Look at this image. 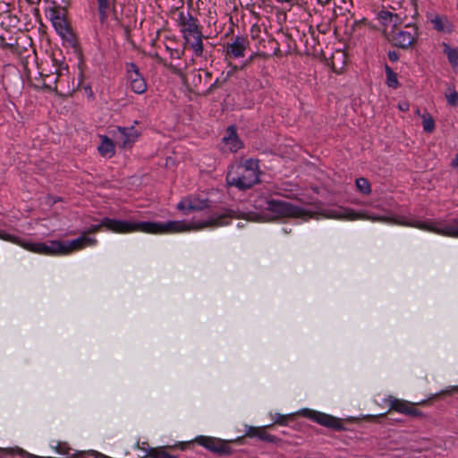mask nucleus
<instances>
[{
	"label": "nucleus",
	"mask_w": 458,
	"mask_h": 458,
	"mask_svg": "<svg viewBox=\"0 0 458 458\" xmlns=\"http://www.w3.org/2000/svg\"><path fill=\"white\" fill-rule=\"evenodd\" d=\"M264 209L267 213L258 215L255 213H242L237 209L222 208L220 211H213L206 220L198 221L196 228L220 227L230 225L233 218H244L249 221H259L261 218L274 220L280 217H305L308 212L300 207L284 200L267 199Z\"/></svg>",
	"instance_id": "f257e3e1"
},
{
	"label": "nucleus",
	"mask_w": 458,
	"mask_h": 458,
	"mask_svg": "<svg viewBox=\"0 0 458 458\" xmlns=\"http://www.w3.org/2000/svg\"><path fill=\"white\" fill-rule=\"evenodd\" d=\"M327 216L335 219H368L371 221L386 222L395 224L399 225L416 227L420 230L432 232L440 235L458 238V218H454L449 221H417L407 218L405 216L400 217H388L380 216H371L368 213H357L352 208H338L328 211Z\"/></svg>",
	"instance_id": "f03ea898"
},
{
	"label": "nucleus",
	"mask_w": 458,
	"mask_h": 458,
	"mask_svg": "<svg viewBox=\"0 0 458 458\" xmlns=\"http://www.w3.org/2000/svg\"><path fill=\"white\" fill-rule=\"evenodd\" d=\"M102 225H104L106 230L116 233L142 232L152 234H166L197 229L198 221L192 223H186L184 221H167L165 223L150 221L132 222L104 217Z\"/></svg>",
	"instance_id": "7ed1b4c3"
},
{
	"label": "nucleus",
	"mask_w": 458,
	"mask_h": 458,
	"mask_svg": "<svg viewBox=\"0 0 458 458\" xmlns=\"http://www.w3.org/2000/svg\"><path fill=\"white\" fill-rule=\"evenodd\" d=\"M259 160L248 158L242 164L232 166L226 175V182L241 191L250 189L259 182Z\"/></svg>",
	"instance_id": "20e7f679"
},
{
	"label": "nucleus",
	"mask_w": 458,
	"mask_h": 458,
	"mask_svg": "<svg viewBox=\"0 0 458 458\" xmlns=\"http://www.w3.org/2000/svg\"><path fill=\"white\" fill-rule=\"evenodd\" d=\"M68 72V66L60 63L56 67L55 72L49 74H44L40 72V76L43 78L42 87L47 90H52L59 96L69 95L72 89L69 86L64 85V79L68 78L64 72Z\"/></svg>",
	"instance_id": "39448f33"
},
{
	"label": "nucleus",
	"mask_w": 458,
	"mask_h": 458,
	"mask_svg": "<svg viewBox=\"0 0 458 458\" xmlns=\"http://www.w3.org/2000/svg\"><path fill=\"white\" fill-rule=\"evenodd\" d=\"M300 415L310 419V420L331 429L341 431L345 429L341 419L332 415L310 410L308 408L301 409L299 412Z\"/></svg>",
	"instance_id": "423d86ee"
},
{
	"label": "nucleus",
	"mask_w": 458,
	"mask_h": 458,
	"mask_svg": "<svg viewBox=\"0 0 458 458\" xmlns=\"http://www.w3.org/2000/svg\"><path fill=\"white\" fill-rule=\"evenodd\" d=\"M418 36V27L414 24H407L403 29H394L392 31L391 41L395 47L406 49L416 42Z\"/></svg>",
	"instance_id": "0eeeda50"
},
{
	"label": "nucleus",
	"mask_w": 458,
	"mask_h": 458,
	"mask_svg": "<svg viewBox=\"0 0 458 458\" xmlns=\"http://www.w3.org/2000/svg\"><path fill=\"white\" fill-rule=\"evenodd\" d=\"M385 403L389 405V411H394L399 413L412 416V417H422L423 413L416 408V405H426L428 401L423 400L418 403H411L406 400L398 399L392 395H389L385 399Z\"/></svg>",
	"instance_id": "6e6552de"
},
{
	"label": "nucleus",
	"mask_w": 458,
	"mask_h": 458,
	"mask_svg": "<svg viewBox=\"0 0 458 458\" xmlns=\"http://www.w3.org/2000/svg\"><path fill=\"white\" fill-rule=\"evenodd\" d=\"M193 442L205 447L209 452L221 456L233 454V449L229 445L231 441H225L214 437L199 436Z\"/></svg>",
	"instance_id": "1a4fd4ad"
},
{
	"label": "nucleus",
	"mask_w": 458,
	"mask_h": 458,
	"mask_svg": "<svg viewBox=\"0 0 458 458\" xmlns=\"http://www.w3.org/2000/svg\"><path fill=\"white\" fill-rule=\"evenodd\" d=\"M23 247L30 251L38 254L47 256L64 255L63 241H50L48 242H25Z\"/></svg>",
	"instance_id": "9d476101"
},
{
	"label": "nucleus",
	"mask_w": 458,
	"mask_h": 458,
	"mask_svg": "<svg viewBox=\"0 0 458 458\" xmlns=\"http://www.w3.org/2000/svg\"><path fill=\"white\" fill-rule=\"evenodd\" d=\"M129 87L136 94H143L147 90V82L134 63L127 64L126 70Z\"/></svg>",
	"instance_id": "9b49d317"
},
{
	"label": "nucleus",
	"mask_w": 458,
	"mask_h": 458,
	"mask_svg": "<svg viewBox=\"0 0 458 458\" xmlns=\"http://www.w3.org/2000/svg\"><path fill=\"white\" fill-rule=\"evenodd\" d=\"M250 47V41L247 36L237 35L232 38L225 46V55L229 58L244 57L246 50Z\"/></svg>",
	"instance_id": "f8f14e48"
},
{
	"label": "nucleus",
	"mask_w": 458,
	"mask_h": 458,
	"mask_svg": "<svg viewBox=\"0 0 458 458\" xmlns=\"http://www.w3.org/2000/svg\"><path fill=\"white\" fill-rule=\"evenodd\" d=\"M178 25L180 26V31L183 36H191L201 32V26L199 21L189 12H180L177 19Z\"/></svg>",
	"instance_id": "ddd939ff"
},
{
	"label": "nucleus",
	"mask_w": 458,
	"mask_h": 458,
	"mask_svg": "<svg viewBox=\"0 0 458 458\" xmlns=\"http://www.w3.org/2000/svg\"><path fill=\"white\" fill-rule=\"evenodd\" d=\"M211 200L208 199H199L192 196L182 199L177 204V209L182 211L184 214H189L194 211H202L208 209L211 207Z\"/></svg>",
	"instance_id": "4468645a"
},
{
	"label": "nucleus",
	"mask_w": 458,
	"mask_h": 458,
	"mask_svg": "<svg viewBox=\"0 0 458 458\" xmlns=\"http://www.w3.org/2000/svg\"><path fill=\"white\" fill-rule=\"evenodd\" d=\"M140 133L134 128V126L131 127H117V132L114 133L115 137L116 144L122 148H130L135 143L139 137Z\"/></svg>",
	"instance_id": "2eb2a0df"
},
{
	"label": "nucleus",
	"mask_w": 458,
	"mask_h": 458,
	"mask_svg": "<svg viewBox=\"0 0 458 458\" xmlns=\"http://www.w3.org/2000/svg\"><path fill=\"white\" fill-rule=\"evenodd\" d=\"M203 33L202 31L191 36H183L185 41V47L191 49L193 53V56L201 57L207 60L208 51L204 48L203 45Z\"/></svg>",
	"instance_id": "dca6fc26"
},
{
	"label": "nucleus",
	"mask_w": 458,
	"mask_h": 458,
	"mask_svg": "<svg viewBox=\"0 0 458 458\" xmlns=\"http://www.w3.org/2000/svg\"><path fill=\"white\" fill-rule=\"evenodd\" d=\"M191 442H179L174 445L151 447L148 450L147 456L150 458H179L177 455L171 454L167 449H180L184 450L187 446L191 445Z\"/></svg>",
	"instance_id": "f3484780"
},
{
	"label": "nucleus",
	"mask_w": 458,
	"mask_h": 458,
	"mask_svg": "<svg viewBox=\"0 0 458 458\" xmlns=\"http://www.w3.org/2000/svg\"><path fill=\"white\" fill-rule=\"evenodd\" d=\"M273 424L265 427H253V426H246L245 437L253 438L257 437L261 441L267 443H274L276 444L281 439L277 437L271 435L267 432V428H272Z\"/></svg>",
	"instance_id": "a211bd4d"
},
{
	"label": "nucleus",
	"mask_w": 458,
	"mask_h": 458,
	"mask_svg": "<svg viewBox=\"0 0 458 458\" xmlns=\"http://www.w3.org/2000/svg\"><path fill=\"white\" fill-rule=\"evenodd\" d=\"M52 24L56 32L64 40H66L71 44L75 43L74 34L65 15L62 16L61 18H56L55 21H53Z\"/></svg>",
	"instance_id": "6ab92c4d"
},
{
	"label": "nucleus",
	"mask_w": 458,
	"mask_h": 458,
	"mask_svg": "<svg viewBox=\"0 0 458 458\" xmlns=\"http://www.w3.org/2000/svg\"><path fill=\"white\" fill-rule=\"evenodd\" d=\"M212 77V73L210 72L205 71L203 69L192 70L188 74V80L190 81L192 90H199L200 86L208 85Z\"/></svg>",
	"instance_id": "aec40b11"
},
{
	"label": "nucleus",
	"mask_w": 458,
	"mask_h": 458,
	"mask_svg": "<svg viewBox=\"0 0 458 458\" xmlns=\"http://www.w3.org/2000/svg\"><path fill=\"white\" fill-rule=\"evenodd\" d=\"M97 243L95 238H90L85 234L70 242H64V255L71 253L72 250H81L87 246H93Z\"/></svg>",
	"instance_id": "412c9836"
},
{
	"label": "nucleus",
	"mask_w": 458,
	"mask_h": 458,
	"mask_svg": "<svg viewBox=\"0 0 458 458\" xmlns=\"http://www.w3.org/2000/svg\"><path fill=\"white\" fill-rule=\"evenodd\" d=\"M223 140L229 147L232 152H236L242 148V142L237 135L235 126L231 125L227 128L226 136L224 137Z\"/></svg>",
	"instance_id": "4be33fe9"
},
{
	"label": "nucleus",
	"mask_w": 458,
	"mask_h": 458,
	"mask_svg": "<svg viewBox=\"0 0 458 458\" xmlns=\"http://www.w3.org/2000/svg\"><path fill=\"white\" fill-rule=\"evenodd\" d=\"M98 150L102 157H112L115 153L114 143L107 136H101V143L98 146Z\"/></svg>",
	"instance_id": "5701e85b"
},
{
	"label": "nucleus",
	"mask_w": 458,
	"mask_h": 458,
	"mask_svg": "<svg viewBox=\"0 0 458 458\" xmlns=\"http://www.w3.org/2000/svg\"><path fill=\"white\" fill-rule=\"evenodd\" d=\"M433 28L438 32H450L451 26L445 16L436 15L430 20Z\"/></svg>",
	"instance_id": "b1692460"
},
{
	"label": "nucleus",
	"mask_w": 458,
	"mask_h": 458,
	"mask_svg": "<svg viewBox=\"0 0 458 458\" xmlns=\"http://www.w3.org/2000/svg\"><path fill=\"white\" fill-rule=\"evenodd\" d=\"M99 20L104 22L108 17V11L111 6V0H97Z\"/></svg>",
	"instance_id": "393cba45"
},
{
	"label": "nucleus",
	"mask_w": 458,
	"mask_h": 458,
	"mask_svg": "<svg viewBox=\"0 0 458 458\" xmlns=\"http://www.w3.org/2000/svg\"><path fill=\"white\" fill-rule=\"evenodd\" d=\"M386 74V84L392 89H397L399 87V81L397 80V74L387 65L385 66Z\"/></svg>",
	"instance_id": "a878e982"
},
{
	"label": "nucleus",
	"mask_w": 458,
	"mask_h": 458,
	"mask_svg": "<svg viewBox=\"0 0 458 458\" xmlns=\"http://www.w3.org/2000/svg\"><path fill=\"white\" fill-rule=\"evenodd\" d=\"M355 185L358 191L362 194L369 195L371 192L370 182L364 177L357 178L355 181Z\"/></svg>",
	"instance_id": "bb28decb"
},
{
	"label": "nucleus",
	"mask_w": 458,
	"mask_h": 458,
	"mask_svg": "<svg viewBox=\"0 0 458 458\" xmlns=\"http://www.w3.org/2000/svg\"><path fill=\"white\" fill-rule=\"evenodd\" d=\"M444 53L446 55L449 63L455 65L458 63V47H450L447 44H444Z\"/></svg>",
	"instance_id": "cd10ccee"
},
{
	"label": "nucleus",
	"mask_w": 458,
	"mask_h": 458,
	"mask_svg": "<svg viewBox=\"0 0 458 458\" xmlns=\"http://www.w3.org/2000/svg\"><path fill=\"white\" fill-rule=\"evenodd\" d=\"M271 55V54H269L268 52H266V51H256V52H253L244 62L243 64H242L241 66V69H245L247 68L249 65H250L256 58L258 57H264V58H267V57H269Z\"/></svg>",
	"instance_id": "c85d7f7f"
},
{
	"label": "nucleus",
	"mask_w": 458,
	"mask_h": 458,
	"mask_svg": "<svg viewBox=\"0 0 458 458\" xmlns=\"http://www.w3.org/2000/svg\"><path fill=\"white\" fill-rule=\"evenodd\" d=\"M379 17L384 21H390L394 22V25L395 26L398 22H401V17L397 13H393L388 11H381L379 13Z\"/></svg>",
	"instance_id": "c756f323"
},
{
	"label": "nucleus",
	"mask_w": 458,
	"mask_h": 458,
	"mask_svg": "<svg viewBox=\"0 0 458 458\" xmlns=\"http://www.w3.org/2000/svg\"><path fill=\"white\" fill-rule=\"evenodd\" d=\"M422 126L427 133H431L435 130V121L430 114H427L422 116Z\"/></svg>",
	"instance_id": "7c9ffc66"
},
{
	"label": "nucleus",
	"mask_w": 458,
	"mask_h": 458,
	"mask_svg": "<svg viewBox=\"0 0 458 458\" xmlns=\"http://www.w3.org/2000/svg\"><path fill=\"white\" fill-rule=\"evenodd\" d=\"M294 417V414L283 415L280 413H275L273 416L274 423L281 426H286L290 420Z\"/></svg>",
	"instance_id": "2f4dec72"
},
{
	"label": "nucleus",
	"mask_w": 458,
	"mask_h": 458,
	"mask_svg": "<svg viewBox=\"0 0 458 458\" xmlns=\"http://www.w3.org/2000/svg\"><path fill=\"white\" fill-rule=\"evenodd\" d=\"M0 239L4 240V241H8V242H11L18 243V244H20L21 246H23V244H25V242L20 240L17 236L10 234V233H8L5 231L1 230V229H0Z\"/></svg>",
	"instance_id": "473e14b6"
},
{
	"label": "nucleus",
	"mask_w": 458,
	"mask_h": 458,
	"mask_svg": "<svg viewBox=\"0 0 458 458\" xmlns=\"http://www.w3.org/2000/svg\"><path fill=\"white\" fill-rule=\"evenodd\" d=\"M267 43L269 45V46H267V48H270L272 50V52L270 53L271 55H276V56L282 55L279 43L275 38H268Z\"/></svg>",
	"instance_id": "72a5a7b5"
},
{
	"label": "nucleus",
	"mask_w": 458,
	"mask_h": 458,
	"mask_svg": "<svg viewBox=\"0 0 458 458\" xmlns=\"http://www.w3.org/2000/svg\"><path fill=\"white\" fill-rule=\"evenodd\" d=\"M65 14H66V10L64 8H61V7H55V8L50 9V11H49L50 20L52 22L56 18H61L62 16H64Z\"/></svg>",
	"instance_id": "f704fd0d"
},
{
	"label": "nucleus",
	"mask_w": 458,
	"mask_h": 458,
	"mask_svg": "<svg viewBox=\"0 0 458 458\" xmlns=\"http://www.w3.org/2000/svg\"><path fill=\"white\" fill-rule=\"evenodd\" d=\"M226 78H225L223 81H220L218 78L213 82L211 83L207 91H206V94H211L213 93L216 89L222 87V85L226 81Z\"/></svg>",
	"instance_id": "c9c22d12"
},
{
	"label": "nucleus",
	"mask_w": 458,
	"mask_h": 458,
	"mask_svg": "<svg viewBox=\"0 0 458 458\" xmlns=\"http://www.w3.org/2000/svg\"><path fill=\"white\" fill-rule=\"evenodd\" d=\"M55 450L60 454L69 455L70 447L65 443H58L55 446Z\"/></svg>",
	"instance_id": "e433bc0d"
},
{
	"label": "nucleus",
	"mask_w": 458,
	"mask_h": 458,
	"mask_svg": "<svg viewBox=\"0 0 458 458\" xmlns=\"http://www.w3.org/2000/svg\"><path fill=\"white\" fill-rule=\"evenodd\" d=\"M446 98L451 106H456L458 104V92L456 90H453L449 95H446Z\"/></svg>",
	"instance_id": "4c0bfd02"
},
{
	"label": "nucleus",
	"mask_w": 458,
	"mask_h": 458,
	"mask_svg": "<svg viewBox=\"0 0 458 458\" xmlns=\"http://www.w3.org/2000/svg\"><path fill=\"white\" fill-rule=\"evenodd\" d=\"M366 24H367V20L366 19H361V20H359V21H354V22H353V24L352 26V31L359 30L362 27H364Z\"/></svg>",
	"instance_id": "58836bf2"
},
{
	"label": "nucleus",
	"mask_w": 458,
	"mask_h": 458,
	"mask_svg": "<svg viewBox=\"0 0 458 458\" xmlns=\"http://www.w3.org/2000/svg\"><path fill=\"white\" fill-rule=\"evenodd\" d=\"M454 393H458V386H451L450 388L446 389V390H443L439 395H442V394H452Z\"/></svg>",
	"instance_id": "ea45409f"
},
{
	"label": "nucleus",
	"mask_w": 458,
	"mask_h": 458,
	"mask_svg": "<svg viewBox=\"0 0 458 458\" xmlns=\"http://www.w3.org/2000/svg\"><path fill=\"white\" fill-rule=\"evenodd\" d=\"M166 50L169 51L172 58H180L181 55L182 53L178 50H174V49L170 48L169 47H166Z\"/></svg>",
	"instance_id": "a19ab883"
},
{
	"label": "nucleus",
	"mask_w": 458,
	"mask_h": 458,
	"mask_svg": "<svg viewBox=\"0 0 458 458\" xmlns=\"http://www.w3.org/2000/svg\"><path fill=\"white\" fill-rule=\"evenodd\" d=\"M387 56L392 62H396L399 59V54L395 51H389Z\"/></svg>",
	"instance_id": "79ce46f5"
},
{
	"label": "nucleus",
	"mask_w": 458,
	"mask_h": 458,
	"mask_svg": "<svg viewBox=\"0 0 458 458\" xmlns=\"http://www.w3.org/2000/svg\"><path fill=\"white\" fill-rule=\"evenodd\" d=\"M101 227H104V225H102V221L98 225H92L88 233H95L100 230Z\"/></svg>",
	"instance_id": "37998d69"
},
{
	"label": "nucleus",
	"mask_w": 458,
	"mask_h": 458,
	"mask_svg": "<svg viewBox=\"0 0 458 458\" xmlns=\"http://www.w3.org/2000/svg\"><path fill=\"white\" fill-rule=\"evenodd\" d=\"M260 30L259 27L253 26L251 28V37L255 38L258 36V33H259Z\"/></svg>",
	"instance_id": "c03bdc74"
},
{
	"label": "nucleus",
	"mask_w": 458,
	"mask_h": 458,
	"mask_svg": "<svg viewBox=\"0 0 458 458\" xmlns=\"http://www.w3.org/2000/svg\"><path fill=\"white\" fill-rule=\"evenodd\" d=\"M451 165L453 167H458V153L455 155L454 158L452 160Z\"/></svg>",
	"instance_id": "a18cd8bd"
},
{
	"label": "nucleus",
	"mask_w": 458,
	"mask_h": 458,
	"mask_svg": "<svg viewBox=\"0 0 458 458\" xmlns=\"http://www.w3.org/2000/svg\"><path fill=\"white\" fill-rule=\"evenodd\" d=\"M81 455H83V453H76V454H72V456L70 458H79Z\"/></svg>",
	"instance_id": "49530a36"
},
{
	"label": "nucleus",
	"mask_w": 458,
	"mask_h": 458,
	"mask_svg": "<svg viewBox=\"0 0 458 458\" xmlns=\"http://www.w3.org/2000/svg\"><path fill=\"white\" fill-rule=\"evenodd\" d=\"M410 1H411V3L414 6H416V0H410Z\"/></svg>",
	"instance_id": "de8ad7c7"
},
{
	"label": "nucleus",
	"mask_w": 458,
	"mask_h": 458,
	"mask_svg": "<svg viewBox=\"0 0 458 458\" xmlns=\"http://www.w3.org/2000/svg\"><path fill=\"white\" fill-rule=\"evenodd\" d=\"M400 109H402V110H406V109H407V107H406V108H404V106H400Z\"/></svg>",
	"instance_id": "09e8293b"
},
{
	"label": "nucleus",
	"mask_w": 458,
	"mask_h": 458,
	"mask_svg": "<svg viewBox=\"0 0 458 458\" xmlns=\"http://www.w3.org/2000/svg\"><path fill=\"white\" fill-rule=\"evenodd\" d=\"M400 109H402V110H406V109H407V107H406V108H404V106H400Z\"/></svg>",
	"instance_id": "8fccbe9b"
},
{
	"label": "nucleus",
	"mask_w": 458,
	"mask_h": 458,
	"mask_svg": "<svg viewBox=\"0 0 458 458\" xmlns=\"http://www.w3.org/2000/svg\"><path fill=\"white\" fill-rule=\"evenodd\" d=\"M113 2H114V0H112Z\"/></svg>",
	"instance_id": "3c124183"
}]
</instances>
